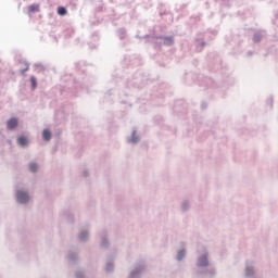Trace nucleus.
Wrapping results in <instances>:
<instances>
[{"mask_svg":"<svg viewBox=\"0 0 278 278\" xmlns=\"http://www.w3.org/2000/svg\"><path fill=\"white\" fill-rule=\"evenodd\" d=\"M207 68L210 73H215V78L198 75V86L206 92L210 99H227L229 88L236 84V78L231 76L229 67L223 64V59L216 52L207 54Z\"/></svg>","mask_w":278,"mask_h":278,"instance_id":"1","label":"nucleus"},{"mask_svg":"<svg viewBox=\"0 0 278 278\" xmlns=\"http://www.w3.org/2000/svg\"><path fill=\"white\" fill-rule=\"evenodd\" d=\"M74 66L76 71L75 78L71 74L61 77V94L63 97H78L79 92L90 94V88L97 84V77L87 75L88 63L86 61H78Z\"/></svg>","mask_w":278,"mask_h":278,"instance_id":"2","label":"nucleus"},{"mask_svg":"<svg viewBox=\"0 0 278 278\" xmlns=\"http://www.w3.org/2000/svg\"><path fill=\"white\" fill-rule=\"evenodd\" d=\"M149 84V74H144V71L137 70L136 72H125V76H123V71L116 70L111 74V78L106 83L108 91L104 93V101H110L108 98L110 97H127V92H121L122 88H144L146 85Z\"/></svg>","mask_w":278,"mask_h":278,"instance_id":"3","label":"nucleus"},{"mask_svg":"<svg viewBox=\"0 0 278 278\" xmlns=\"http://www.w3.org/2000/svg\"><path fill=\"white\" fill-rule=\"evenodd\" d=\"M218 36V28H207L206 30L199 31L193 37V47L195 53H201L205 47H210V42Z\"/></svg>","mask_w":278,"mask_h":278,"instance_id":"4","label":"nucleus"},{"mask_svg":"<svg viewBox=\"0 0 278 278\" xmlns=\"http://www.w3.org/2000/svg\"><path fill=\"white\" fill-rule=\"evenodd\" d=\"M136 38H138L139 40H146L147 42H151V45H154V47H162V45H164L165 47H173V45H175L174 36H155L147 34L143 36L136 35Z\"/></svg>","mask_w":278,"mask_h":278,"instance_id":"5","label":"nucleus"},{"mask_svg":"<svg viewBox=\"0 0 278 278\" xmlns=\"http://www.w3.org/2000/svg\"><path fill=\"white\" fill-rule=\"evenodd\" d=\"M140 64H142V59L140 58V55L137 54H131V55H125L124 56V65L129 67H136V66H140Z\"/></svg>","mask_w":278,"mask_h":278,"instance_id":"6","label":"nucleus"},{"mask_svg":"<svg viewBox=\"0 0 278 278\" xmlns=\"http://www.w3.org/2000/svg\"><path fill=\"white\" fill-rule=\"evenodd\" d=\"M173 112L174 114H176L177 116H181L179 114H190L188 112V104H186V101L184 100H177L174 104V108H173Z\"/></svg>","mask_w":278,"mask_h":278,"instance_id":"7","label":"nucleus"},{"mask_svg":"<svg viewBox=\"0 0 278 278\" xmlns=\"http://www.w3.org/2000/svg\"><path fill=\"white\" fill-rule=\"evenodd\" d=\"M15 199L20 205H27L30 198L28 192L17 189L15 193Z\"/></svg>","mask_w":278,"mask_h":278,"instance_id":"8","label":"nucleus"},{"mask_svg":"<svg viewBox=\"0 0 278 278\" xmlns=\"http://www.w3.org/2000/svg\"><path fill=\"white\" fill-rule=\"evenodd\" d=\"M61 36L64 38V40H71V38L75 36V26L72 24L63 26Z\"/></svg>","mask_w":278,"mask_h":278,"instance_id":"9","label":"nucleus"},{"mask_svg":"<svg viewBox=\"0 0 278 278\" xmlns=\"http://www.w3.org/2000/svg\"><path fill=\"white\" fill-rule=\"evenodd\" d=\"M68 110H71V105L68 104H64L60 109H56L54 111L55 118H60V121H64V118H66V115L71 113V111Z\"/></svg>","mask_w":278,"mask_h":278,"instance_id":"10","label":"nucleus"},{"mask_svg":"<svg viewBox=\"0 0 278 278\" xmlns=\"http://www.w3.org/2000/svg\"><path fill=\"white\" fill-rule=\"evenodd\" d=\"M17 260L27 262L29 260V247L27 244H22L17 250Z\"/></svg>","mask_w":278,"mask_h":278,"instance_id":"11","label":"nucleus"},{"mask_svg":"<svg viewBox=\"0 0 278 278\" xmlns=\"http://www.w3.org/2000/svg\"><path fill=\"white\" fill-rule=\"evenodd\" d=\"M208 254L204 253L202 254L197 262L198 268H207L210 266V260H207Z\"/></svg>","mask_w":278,"mask_h":278,"instance_id":"12","label":"nucleus"},{"mask_svg":"<svg viewBox=\"0 0 278 278\" xmlns=\"http://www.w3.org/2000/svg\"><path fill=\"white\" fill-rule=\"evenodd\" d=\"M216 5L219 7V12H223L225 8H231L233 0H215Z\"/></svg>","mask_w":278,"mask_h":278,"instance_id":"13","label":"nucleus"},{"mask_svg":"<svg viewBox=\"0 0 278 278\" xmlns=\"http://www.w3.org/2000/svg\"><path fill=\"white\" fill-rule=\"evenodd\" d=\"M144 270H146L144 265H139V267L130 271L128 278H140L142 277V273H144Z\"/></svg>","mask_w":278,"mask_h":278,"instance_id":"14","label":"nucleus"},{"mask_svg":"<svg viewBox=\"0 0 278 278\" xmlns=\"http://www.w3.org/2000/svg\"><path fill=\"white\" fill-rule=\"evenodd\" d=\"M60 31V27L54 26L52 27L51 31L49 33V38H51L52 42L58 43L60 40V35L58 34Z\"/></svg>","mask_w":278,"mask_h":278,"instance_id":"15","label":"nucleus"},{"mask_svg":"<svg viewBox=\"0 0 278 278\" xmlns=\"http://www.w3.org/2000/svg\"><path fill=\"white\" fill-rule=\"evenodd\" d=\"M17 127H18V118L11 117L10 119H8L7 129H10L11 131H13V129H16Z\"/></svg>","mask_w":278,"mask_h":278,"instance_id":"16","label":"nucleus"},{"mask_svg":"<svg viewBox=\"0 0 278 278\" xmlns=\"http://www.w3.org/2000/svg\"><path fill=\"white\" fill-rule=\"evenodd\" d=\"M198 275H201L204 278H214L216 277V269L200 270L198 271Z\"/></svg>","mask_w":278,"mask_h":278,"instance_id":"17","label":"nucleus"},{"mask_svg":"<svg viewBox=\"0 0 278 278\" xmlns=\"http://www.w3.org/2000/svg\"><path fill=\"white\" fill-rule=\"evenodd\" d=\"M67 260L70 264L75 265L77 262H79V254H77V252L70 251L67 254Z\"/></svg>","mask_w":278,"mask_h":278,"instance_id":"18","label":"nucleus"},{"mask_svg":"<svg viewBox=\"0 0 278 278\" xmlns=\"http://www.w3.org/2000/svg\"><path fill=\"white\" fill-rule=\"evenodd\" d=\"M264 34H266V31H264V30H256L254 33L253 38H252V41L254 42V45L262 42V39L264 38Z\"/></svg>","mask_w":278,"mask_h":278,"instance_id":"19","label":"nucleus"},{"mask_svg":"<svg viewBox=\"0 0 278 278\" xmlns=\"http://www.w3.org/2000/svg\"><path fill=\"white\" fill-rule=\"evenodd\" d=\"M184 81L187 86H192V81H194V74L191 72L185 73Z\"/></svg>","mask_w":278,"mask_h":278,"instance_id":"20","label":"nucleus"},{"mask_svg":"<svg viewBox=\"0 0 278 278\" xmlns=\"http://www.w3.org/2000/svg\"><path fill=\"white\" fill-rule=\"evenodd\" d=\"M17 144L18 147H27V144H29V139L27 138V136H24V135H21L18 138H17Z\"/></svg>","mask_w":278,"mask_h":278,"instance_id":"21","label":"nucleus"},{"mask_svg":"<svg viewBox=\"0 0 278 278\" xmlns=\"http://www.w3.org/2000/svg\"><path fill=\"white\" fill-rule=\"evenodd\" d=\"M250 264H251V262L247 261V263H245V277H253V275H255V269Z\"/></svg>","mask_w":278,"mask_h":278,"instance_id":"22","label":"nucleus"},{"mask_svg":"<svg viewBox=\"0 0 278 278\" xmlns=\"http://www.w3.org/2000/svg\"><path fill=\"white\" fill-rule=\"evenodd\" d=\"M63 218L67 219V223H70V225H73V223H75V216L73 214H71V211H64L62 213Z\"/></svg>","mask_w":278,"mask_h":278,"instance_id":"23","label":"nucleus"},{"mask_svg":"<svg viewBox=\"0 0 278 278\" xmlns=\"http://www.w3.org/2000/svg\"><path fill=\"white\" fill-rule=\"evenodd\" d=\"M117 37L119 38V40H127V29L125 28H118L116 30Z\"/></svg>","mask_w":278,"mask_h":278,"instance_id":"24","label":"nucleus"},{"mask_svg":"<svg viewBox=\"0 0 278 278\" xmlns=\"http://www.w3.org/2000/svg\"><path fill=\"white\" fill-rule=\"evenodd\" d=\"M51 137H52L51 130L49 128H45L42 130V140L45 142H49V140H51Z\"/></svg>","mask_w":278,"mask_h":278,"instance_id":"25","label":"nucleus"},{"mask_svg":"<svg viewBox=\"0 0 278 278\" xmlns=\"http://www.w3.org/2000/svg\"><path fill=\"white\" fill-rule=\"evenodd\" d=\"M36 12H40V4L33 3L28 7V14H36Z\"/></svg>","mask_w":278,"mask_h":278,"instance_id":"26","label":"nucleus"},{"mask_svg":"<svg viewBox=\"0 0 278 278\" xmlns=\"http://www.w3.org/2000/svg\"><path fill=\"white\" fill-rule=\"evenodd\" d=\"M78 240L79 242H88V240H90V236L88 235V231H81L79 235H78Z\"/></svg>","mask_w":278,"mask_h":278,"instance_id":"27","label":"nucleus"},{"mask_svg":"<svg viewBox=\"0 0 278 278\" xmlns=\"http://www.w3.org/2000/svg\"><path fill=\"white\" fill-rule=\"evenodd\" d=\"M139 140H140V136H137L136 130H132L131 138L127 139V142H132V144H138Z\"/></svg>","mask_w":278,"mask_h":278,"instance_id":"28","label":"nucleus"},{"mask_svg":"<svg viewBox=\"0 0 278 278\" xmlns=\"http://www.w3.org/2000/svg\"><path fill=\"white\" fill-rule=\"evenodd\" d=\"M38 88V78L36 76H30V90H36Z\"/></svg>","mask_w":278,"mask_h":278,"instance_id":"29","label":"nucleus"},{"mask_svg":"<svg viewBox=\"0 0 278 278\" xmlns=\"http://www.w3.org/2000/svg\"><path fill=\"white\" fill-rule=\"evenodd\" d=\"M56 14H59V16H66L68 10H66V7H58Z\"/></svg>","mask_w":278,"mask_h":278,"instance_id":"30","label":"nucleus"},{"mask_svg":"<svg viewBox=\"0 0 278 278\" xmlns=\"http://www.w3.org/2000/svg\"><path fill=\"white\" fill-rule=\"evenodd\" d=\"M186 257V249H181L177 252L176 260L177 262H181Z\"/></svg>","mask_w":278,"mask_h":278,"instance_id":"31","label":"nucleus"},{"mask_svg":"<svg viewBox=\"0 0 278 278\" xmlns=\"http://www.w3.org/2000/svg\"><path fill=\"white\" fill-rule=\"evenodd\" d=\"M201 21V14L192 15L190 17V25H197Z\"/></svg>","mask_w":278,"mask_h":278,"instance_id":"32","label":"nucleus"},{"mask_svg":"<svg viewBox=\"0 0 278 278\" xmlns=\"http://www.w3.org/2000/svg\"><path fill=\"white\" fill-rule=\"evenodd\" d=\"M28 168L30 173H38V163L30 162Z\"/></svg>","mask_w":278,"mask_h":278,"instance_id":"33","label":"nucleus"},{"mask_svg":"<svg viewBox=\"0 0 278 278\" xmlns=\"http://www.w3.org/2000/svg\"><path fill=\"white\" fill-rule=\"evenodd\" d=\"M105 273H114V263L112 262L106 263Z\"/></svg>","mask_w":278,"mask_h":278,"instance_id":"34","label":"nucleus"},{"mask_svg":"<svg viewBox=\"0 0 278 278\" xmlns=\"http://www.w3.org/2000/svg\"><path fill=\"white\" fill-rule=\"evenodd\" d=\"M191 118L193 123H201V117H199V114H197V112H191Z\"/></svg>","mask_w":278,"mask_h":278,"instance_id":"35","label":"nucleus"},{"mask_svg":"<svg viewBox=\"0 0 278 278\" xmlns=\"http://www.w3.org/2000/svg\"><path fill=\"white\" fill-rule=\"evenodd\" d=\"M100 247L102 249H109L110 248V241H108V239L102 238V242L100 243Z\"/></svg>","mask_w":278,"mask_h":278,"instance_id":"36","label":"nucleus"},{"mask_svg":"<svg viewBox=\"0 0 278 278\" xmlns=\"http://www.w3.org/2000/svg\"><path fill=\"white\" fill-rule=\"evenodd\" d=\"M25 68L21 70L20 73L23 77H25V73L29 71V63L27 61H24Z\"/></svg>","mask_w":278,"mask_h":278,"instance_id":"37","label":"nucleus"},{"mask_svg":"<svg viewBox=\"0 0 278 278\" xmlns=\"http://www.w3.org/2000/svg\"><path fill=\"white\" fill-rule=\"evenodd\" d=\"M181 210L182 212H188L190 210V203L188 201L182 202Z\"/></svg>","mask_w":278,"mask_h":278,"instance_id":"38","label":"nucleus"},{"mask_svg":"<svg viewBox=\"0 0 278 278\" xmlns=\"http://www.w3.org/2000/svg\"><path fill=\"white\" fill-rule=\"evenodd\" d=\"M274 103H275V100L273 99V97L267 98V100H266V105H268V108H269L270 110H273Z\"/></svg>","mask_w":278,"mask_h":278,"instance_id":"39","label":"nucleus"},{"mask_svg":"<svg viewBox=\"0 0 278 278\" xmlns=\"http://www.w3.org/2000/svg\"><path fill=\"white\" fill-rule=\"evenodd\" d=\"M91 40H93V42H98V40H99V31H93L91 34Z\"/></svg>","mask_w":278,"mask_h":278,"instance_id":"40","label":"nucleus"},{"mask_svg":"<svg viewBox=\"0 0 278 278\" xmlns=\"http://www.w3.org/2000/svg\"><path fill=\"white\" fill-rule=\"evenodd\" d=\"M163 122H164L163 116H155L154 117V123H156V125H162Z\"/></svg>","mask_w":278,"mask_h":278,"instance_id":"41","label":"nucleus"},{"mask_svg":"<svg viewBox=\"0 0 278 278\" xmlns=\"http://www.w3.org/2000/svg\"><path fill=\"white\" fill-rule=\"evenodd\" d=\"M34 67H35V68H40V71H46V68H47V67H45V66L42 65L41 62L35 63V64H34Z\"/></svg>","mask_w":278,"mask_h":278,"instance_id":"42","label":"nucleus"},{"mask_svg":"<svg viewBox=\"0 0 278 278\" xmlns=\"http://www.w3.org/2000/svg\"><path fill=\"white\" fill-rule=\"evenodd\" d=\"M75 277L76 278H86V276H84V273H81V271H76Z\"/></svg>","mask_w":278,"mask_h":278,"instance_id":"43","label":"nucleus"},{"mask_svg":"<svg viewBox=\"0 0 278 278\" xmlns=\"http://www.w3.org/2000/svg\"><path fill=\"white\" fill-rule=\"evenodd\" d=\"M96 12H103V4H99L97 8H96Z\"/></svg>","mask_w":278,"mask_h":278,"instance_id":"44","label":"nucleus"},{"mask_svg":"<svg viewBox=\"0 0 278 278\" xmlns=\"http://www.w3.org/2000/svg\"><path fill=\"white\" fill-rule=\"evenodd\" d=\"M201 110H207V102L201 103Z\"/></svg>","mask_w":278,"mask_h":278,"instance_id":"45","label":"nucleus"},{"mask_svg":"<svg viewBox=\"0 0 278 278\" xmlns=\"http://www.w3.org/2000/svg\"><path fill=\"white\" fill-rule=\"evenodd\" d=\"M88 46H89V49H97V45L96 43L89 42Z\"/></svg>","mask_w":278,"mask_h":278,"instance_id":"46","label":"nucleus"},{"mask_svg":"<svg viewBox=\"0 0 278 278\" xmlns=\"http://www.w3.org/2000/svg\"><path fill=\"white\" fill-rule=\"evenodd\" d=\"M83 176H84V177H89V176H90V173H88V170L85 169V170L83 172Z\"/></svg>","mask_w":278,"mask_h":278,"instance_id":"47","label":"nucleus"},{"mask_svg":"<svg viewBox=\"0 0 278 278\" xmlns=\"http://www.w3.org/2000/svg\"><path fill=\"white\" fill-rule=\"evenodd\" d=\"M252 55H253V51L250 50L247 52V58H251Z\"/></svg>","mask_w":278,"mask_h":278,"instance_id":"48","label":"nucleus"},{"mask_svg":"<svg viewBox=\"0 0 278 278\" xmlns=\"http://www.w3.org/2000/svg\"><path fill=\"white\" fill-rule=\"evenodd\" d=\"M168 14V11L160 12V16H166Z\"/></svg>","mask_w":278,"mask_h":278,"instance_id":"49","label":"nucleus"},{"mask_svg":"<svg viewBox=\"0 0 278 278\" xmlns=\"http://www.w3.org/2000/svg\"><path fill=\"white\" fill-rule=\"evenodd\" d=\"M75 43H76V45H79V37H77V38L75 39Z\"/></svg>","mask_w":278,"mask_h":278,"instance_id":"50","label":"nucleus"},{"mask_svg":"<svg viewBox=\"0 0 278 278\" xmlns=\"http://www.w3.org/2000/svg\"><path fill=\"white\" fill-rule=\"evenodd\" d=\"M213 16H214V13H211L208 17L212 18Z\"/></svg>","mask_w":278,"mask_h":278,"instance_id":"51","label":"nucleus"},{"mask_svg":"<svg viewBox=\"0 0 278 278\" xmlns=\"http://www.w3.org/2000/svg\"><path fill=\"white\" fill-rule=\"evenodd\" d=\"M276 18H278V12L275 14Z\"/></svg>","mask_w":278,"mask_h":278,"instance_id":"52","label":"nucleus"},{"mask_svg":"<svg viewBox=\"0 0 278 278\" xmlns=\"http://www.w3.org/2000/svg\"><path fill=\"white\" fill-rule=\"evenodd\" d=\"M222 16H225V13H222Z\"/></svg>","mask_w":278,"mask_h":278,"instance_id":"53","label":"nucleus"},{"mask_svg":"<svg viewBox=\"0 0 278 278\" xmlns=\"http://www.w3.org/2000/svg\"><path fill=\"white\" fill-rule=\"evenodd\" d=\"M122 103H127V102H125V101L122 100Z\"/></svg>","mask_w":278,"mask_h":278,"instance_id":"54","label":"nucleus"}]
</instances>
